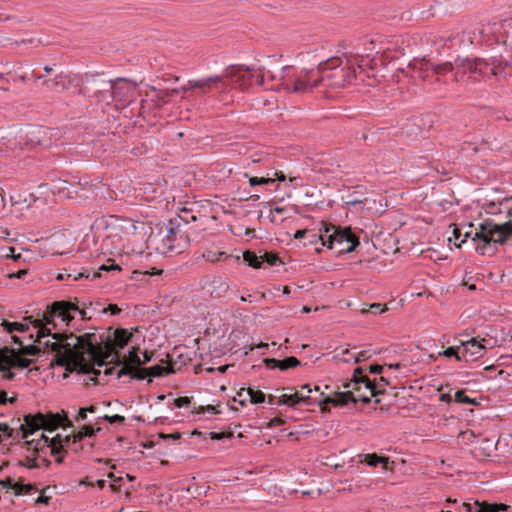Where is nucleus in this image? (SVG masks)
Wrapping results in <instances>:
<instances>
[{
    "label": "nucleus",
    "instance_id": "obj_31",
    "mask_svg": "<svg viewBox=\"0 0 512 512\" xmlns=\"http://www.w3.org/2000/svg\"><path fill=\"white\" fill-rule=\"evenodd\" d=\"M299 391H302L303 397H305L304 400L302 401V404L311 405V404L317 403L319 405V402L321 401V399H316V398L313 399L311 397L312 391H320L319 386H315L314 389H312L309 384H306V385H302L301 389ZM323 399L324 398H322V400Z\"/></svg>",
    "mask_w": 512,
    "mask_h": 512
},
{
    "label": "nucleus",
    "instance_id": "obj_26",
    "mask_svg": "<svg viewBox=\"0 0 512 512\" xmlns=\"http://www.w3.org/2000/svg\"><path fill=\"white\" fill-rule=\"evenodd\" d=\"M17 355V350L4 347L0 349V371H6L13 366L14 356Z\"/></svg>",
    "mask_w": 512,
    "mask_h": 512
},
{
    "label": "nucleus",
    "instance_id": "obj_43",
    "mask_svg": "<svg viewBox=\"0 0 512 512\" xmlns=\"http://www.w3.org/2000/svg\"><path fill=\"white\" fill-rule=\"evenodd\" d=\"M108 478L112 480V483L110 484V489L114 492H118L121 488L120 482L122 481V477H116L112 472L108 474Z\"/></svg>",
    "mask_w": 512,
    "mask_h": 512
},
{
    "label": "nucleus",
    "instance_id": "obj_33",
    "mask_svg": "<svg viewBox=\"0 0 512 512\" xmlns=\"http://www.w3.org/2000/svg\"><path fill=\"white\" fill-rule=\"evenodd\" d=\"M1 325L8 333H12L14 331L25 332L29 329V326L27 324L19 322H9L7 320H2Z\"/></svg>",
    "mask_w": 512,
    "mask_h": 512
},
{
    "label": "nucleus",
    "instance_id": "obj_22",
    "mask_svg": "<svg viewBox=\"0 0 512 512\" xmlns=\"http://www.w3.org/2000/svg\"><path fill=\"white\" fill-rule=\"evenodd\" d=\"M266 366L270 369L279 368L284 371L290 368L298 367L301 363L296 357H288L283 360H278L274 358H266L263 360Z\"/></svg>",
    "mask_w": 512,
    "mask_h": 512
},
{
    "label": "nucleus",
    "instance_id": "obj_35",
    "mask_svg": "<svg viewBox=\"0 0 512 512\" xmlns=\"http://www.w3.org/2000/svg\"><path fill=\"white\" fill-rule=\"evenodd\" d=\"M431 69L436 74H443V73H446V72H451L453 70L456 71V59L454 60V62H445V63L439 64V65H432L431 64Z\"/></svg>",
    "mask_w": 512,
    "mask_h": 512
},
{
    "label": "nucleus",
    "instance_id": "obj_7",
    "mask_svg": "<svg viewBox=\"0 0 512 512\" xmlns=\"http://www.w3.org/2000/svg\"><path fill=\"white\" fill-rule=\"evenodd\" d=\"M72 340H75V345H80L83 350V357L88 355V358L93 362V365L102 366L109 358L116 359L117 363L120 364V357L114 353V348L111 344V340L108 339L106 342L100 343L97 340L95 333H85L81 336H72Z\"/></svg>",
    "mask_w": 512,
    "mask_h": 512
},
{
    "label": "nucleus",
    "instance_id": "obj_50",
    "mask_svg": "<svg viewBox=\"0 0 512 512\" xmlns=\"http://www.w3.org/2000/svg\"><path fill=\"white\" fill-rule=\"evenodd\" d=\"M261 259H262V263L266 262L269 265H275L279 261L278 256L273 255V254H268V253H266L264 256H262Z\"/></svg>",
    "mask_w": 512,
    "mask_h": 512
},
{
    "label": "nucleus",
    "instance_id": "obj_45",
    "mask_svg": "<svg viewBox=\"0 0 512 512\" xmlns=\"http://www.w3.org/2000/svg\"><path fill=\"white\" fill-rule=\"evenodd\" d=\"M70 277L73 278L74 281H77L81 278H88V275L84 274V273H78L77 275H72V274H69V273H59L58 276H57V279L58 280H65V279H69Z\"/></svg>",
    "mask_w": 512,
    "mask_h": 512
},
{
    "label": "nucleus",
    "instance_id": "obj_51",
    "mask_svg": "<svg viewBox=\"0 0 512 512\" xmlns=\"http://www.w3.org/2000/svg\"><path fill=\"white\" fill-rule=\"evenodd\" d=\"M16 401V397H7V393L4 390L0 391V405H4L6 403H14Z\"/></svg>",
    "mask_w": 512,
    "mask_h": 512
},
{
    "label": "nucleus",
    "instance_id": "obj_64",
    "mask_svg": "<svg viewBox=\"0 0 512 512\" xmlns=\"http://www.w3.org/2000/svg\"><path fill=\"white\" fill-rule=\"evenodd\" d=\"M87 412L84 411V408H81L78 412V415L76 417V421H82V420H85L86 417H87Z\"/></svg>",
    "mask_w": 512,
    "mask_h": 512
},
{
    "label": "nucleus",
    "instance_id": "obj_13",
    "mask_svg": "<svg viewBox=\"0 0 512 512\" xmlns=\"http://www.w3.org/2000/svg\"><path fill=\"white\" fill-rule=\"evenodd\" d=\"M189 220L184 215H178L176 218L171 219L166 225L169 233V240L172 242V252L179 251L188 243V236L182 231V225L188 224Z\"/></svg>",
    "mask_w": 512,
    "mask_h": 512
},
{
    "label": "nucleus",
    "instance_id": "obj_23",
    "mask_svg": "<svg viewBox=\"0 0 512 512\" xmlns=\"http://www.w3.org/2000/svg\"><path fill=\"white\" fill-rule=\"evenodd\" d=\"M113 342L111 344L114 348V353H116L119 357V353L116 351V348L123 349L131 340L132 333L124 328H117L114 333Z\"/></svg>",
    "mask_w": 512,
    "mask_h": 512
},
{
    "label": "nucleus",
    "instance_id": "obj_56",
    "mask_svg": "<svg viewBox=\"0 0 512 512\" xmlns=\"http://www.w3.org/2000/svg\"><path fill=\"white\" fill-rule=\"evenodd\" d=\"M13 480L11 478H6V479H3V480H0V486L2 488H5V489H11L13 487Z\"/></svg>",
    "mask_w": 512,
    "mask_h": 512
},
{
    "label": "nucleus",
    "instance_id": "obj_48",
    "mask_svg": "<svg viewBox=\"0 0 512 512\" xmlns=\"http://www.w3.org/2000/svg\"><path fill=\"white\" fill-rule=\"evenodd\" d=\"M13 430L6 423H0V444L2 443V434L12 437Z\"/></svg>",
    "mask_w": 512,
    "mask_h": 512
},
{
    "label": "nucleus",
    "instance_id": "obj_25",
    "mask_svg": "<svg viewBox=\"0 0 512 512\" xmlns=\"http://www.w3.org/2000/svg\"><path fill=\"white\" fill-rule=\"evenodd\" d=\"M41 440H44V442L47 444V446L52 447V454L60 453V449L63 446V442H68L67 440H65V437L62 438V436L60 434H57L52 439H49L47 436L42 434L41 439L38 440L35 444V450L40 449V441Z\"/></svg>",
    "mask_w": 512,
    "mask_h": 512
},
{
    "label": "nucleus",
    "instance_id": "obj_63",
    "mask_svg": "<svg viewBox=\"0 0 512 512\" xmlns=\"http://www.w3.org/2000/svg\"><path fill=\"white\" fill-rule=\"evenodd\" d=\"M51 497L49 496H39L36 500H35V503L37 504H49V501H50Z\"/></svg>",
    "mask_w": 512,
    "mask_h": 512
},
{
    "label": "nucleus",
    "instance_id": "obj_58",
    "mask_svg": "<svg viewBox=\"0 0 512 512\" xmlns=\"http://www.w3.org/2000/svg\"><path fill=\"white\" fill-rule=\"evenodd\" d=\"M511 198H504L500 203L499 206H505L507 209V215L509 217H512V207H508V203L510 202Z\"/></svg>",
    "mask_w": 512,
    "mask_h": 512
},
{
    "label": "nucleus",
    "instance_id": "obj_9",
    "mask_svg": "<svg viewBox=\"0 0 512 512\" xmlns=\"http://www.w3.org/2000/svg\"><path fill=\"white\" fill-rule=\"evenodd\" d=\"M189 87H196L201 95L211 92L225 93L231 89V85L222 75H210L197 80H190Z\"/></svg>",
    "mask_w": 512,
    "mask_h": 512
},
{
    "label": "nucleus",
    "instance_id": "obj_44",
    "mask_svg": "<svg viewBox=\"0 0 512 512\" xmlns=\"http://www.w3.org/2000/svg\"><path fill=\"white\" fill-rule=\"evenodd\" d=\"M479 507H480V502L479 501H474L473 503L464 502L462 504V510L464 512H478Z\"/></svg>",
    "mask_w": 512,
    "mask_h": 512
},
{
    "label": "nucleus",
    "instance_id": "obj_40",
    "mask_svg": "<svg viewBox=\"0 0 512 512\" xmlns=\"http://www.w3.org/2000/svg\"><path fill=\"white\" fill-rule=\"evenodd\" d=\"M40 348L36 345H28V346H22L19 352L22 355H29V356H36L40 353Z\"/></svg>",
    "mask_w": 512,
    "mask_h": 512
},
{
    "label": "nucleus",
    "instance_id": "obj_1",
    "mask_svg": "<svg viewBox=\"0 0 512 512\" xmlns=\"http://www.w3.org/2000/svg\"><path fill=\"white\" fill-rule=\"evenodd\" d=\"M363 57L329 58L315 68L303 69L298 72L290 66L282 68L277 89L288 93L306 94L314 90L324 92L328 89H341L351 84L357 77V69L363 71Z\"/></svg>",
    "mask_w": 512,
    "mask_h": 512
},
{
    "label": "nucleus",
    "instance_id": "obj_52",
    "mask_svg": "<svg viewBox=\"0 0 512 512\" xmlns=\"http://www.w3.org/2000/svg\"><path fill=\"white\" fill-rule=\"evenodd\" d=\"M180 92V88L172 89L170 91H163L161 92V96H159L163 102H167L166 98L171 97L175 94H178Z\"/></svg>",
    "mask_w": 512,
    "mask_h": 512
},
{
    "label": "nucleus",
    "instance_id": "obj_28",
    "mask_svg": "<svg viewBox=\"0 0 512 512\" xmlns=\"http://www.w3.org/2000/svg\"><path fill=\"white\" fill-rule=\"evenodd\" d=\"M202 256L204 259H206L207 261H209L211 263H215V262H218L221 260H227L229 258H234L236 262H240L239 256L234 257L232 255L227 254L226 252H223V251L216 252V251H212V250H206L203 252Z\"/></svg>",
    "mask_w": 512,
    "mask_h": 512
},
{
    "label": "nucleus",
    "instance_id": "obj_37",
    "mask_svg": "<svg viewBox=\"0 0 512 512\" xmlns=\"http://www.w3.org/2000/svg\"><path fill=\"white\" fill-rule=\"evenodd\" d=\"M454 400H455V402L462 403V404H470V405H476L477 404L476 399H472V398L468 397L465 394L464 390L456 391V393L454 395Z\"/></svg>",
    "mask_w": 512,
    "mask_h": 512
},
{
    "label": "nucleus",
    "instance_id": "obj_8",
    "mask_svg": "<svg viewBox=\"0 0 512 512\" xmlns=\"http://www.w3.org/2000/svg\"><path fill=\"white\" fill-rule=\"evenodd\" d=\"M24 421L25 423L20 427L24 439H27L29 435L40 429L53 431L62 425L64 421L68 422L69 427H73L72 422L69 421L66 416L62 417L60 414H49L45 416L38 413L35 415H26Z\"/></svg>",
    "mask_w": 512,
    "mask_h": 512
},
{
    "label": "nucleus",
    "instance_id": "obj_41",
    "mask_svg": "<svg viewBox=\"0 0 512 512\" xmlns=\"http://www.w3.org/2000/svg\"><path fill=\"white\" fill-rule=\"evenodd\" d=\"M439 355H443L445 357H455L458 361H461L465 358V355L458 354L457 347H448L443 352H440Z\"/></svg>",
    "mask_w": 512,
    "mask_h": 512
},
{
    "label": "nucleus",
    "instance_id": "obj_18",
    "mask_svg": "<svg viewBox=\"0 0 512 512\" xmlns=\"http://www.w3.org/2000/svg\"><path fill=\"white\" fill-rule=\"evenodd\" d=\"M103 86L104 87L99 90V92L109 93L110 98L117 99H122V97H124L128 91L133 90V87L129 83H122L121 79L105 82Z\"/></svg>",
    "mask_w": 512,
    "mask_h": 512
},
{
    "label": "nucleus",
    "instance_id": "obj_30",
    "mask_svg": "<svg viewBox=\"0 0 512 512\" xmlns=\"http://www.w3.org/2000/svg\"><path fill=\"white\" fill-rule=\"evenodd\" d=\"M244 393L249 396L250 402L253 404H260L265 402V394L260 390H254L253 388H242L238 393V397H243Z\"/></svg>",
    "mask_w": 512,
    "mask_h": 512
},
{
    "label": "nucleus",
    "instance_id": "obj_53",
    "mask_svg": "<svg viewBox=\"0 0 512 512\" xmlns=\"http://www.w3.org/2000/svg\"><path fill=\"white\" fill-rule=\"evenodd\" d=\"M102 312L103 313L110 312L112 315H117L121 312V309L115 304H110V305H108V307L104 308Z\"/></svg>",
    "mask_w": 512,
    "mask_h": 512
},
{
    "label": "nucleus",
    "instance_id": "obj_16",
    "mask_svg": "<svg viewBox=\"0 0 512 512\" xmlns=\"http://www.w3.org/2000/svg\"><path fill=\"white\" fill-rule=\"evenodd\" d=\"M169 237L166 226L152 231L147 239L148 247L161 254L172 252V242Z\"/></svg>",
    "mask_w": 512,
    "mask_h": 512
},
{
    "label": "nucleus",
    "instance_id": "obj_3",
    "mask_svg": "<svg viewBox=\"0 0 512 512\" xmlns=\"http://www.w3.org/2000/svg\"><path fill=\"white\" fill-rule=\"evenodd\" d=\"M343 388L345 391H335L334 396L324 397L319 402L323 412L328 411L327 404L342 407L349 402L356 403L357 401H362L363 403H369L371 397L377 396L382 392L377 390L376 386L367 376H361L359 379L351 378L343 384Z\"/></svg>",
    "mask_w": 512,
    "mask_h": 512
},
{
    "label": "nucleus",
    "instance_id": "obj_27",
    "mask_svg": "<svg viewBox=\"0 0 512 512\" xmlns=\"http://www.w3.org/2000/svg\"><path fill=\"white\" fill-rule=\"evenodd\" d=\"M138 347H132V349L129 351L128 358L125 362H123L121 359V363L118 364L116 359L110 358L112 362H115L116 365H122V367L129 365L130 367L134 368H142V360L138 356Z\"/></svg>",
    "mask_w": 512,
    "mask_h": 512
},
{
    "label": "nucleus",
    "instance_id": "obj_11",
    "mask_svg": "<svg viewBox=\"0 0 512 512\" xmlns=\"http://www.w3.org/2000/svg\"><path fill=\"white\" fill-rule=\"evenodd\" d=\"M482 63V58H456V73L454 80L456 82L464 80L465 75H469L467 77V81L471 83H475L479 81L478 72H481V68L484 67Z\"/></svg>",
    "mask_w": 512,
    "mask_h": 512
},
{
    "label": "nucleus",
    "instance_id": "obj_5",
    "mask_svg": "<svg viewBox=\"0 0 512 512\" xmlns=\"http://www.w3.org/2000/svg\"><path fill=\"white\" fill-rule=\"evenodd\" d=\"M509 237H512V220L503 224H496L490 220H485L479 224L478 231L473 237L477 241L475 250L481 254H493L492 244H504Z\"/></svg>",
    "mask_w": 512,
    "mask_h": 512
},
{
    "label": "nucleus",
    "instance_id": "obj_4",
    "mask_svg": "<svg viewBox=\"0 0 512 512\" xmlns=\"http://www.w3.org/2000/svg\"><path fill=\"white\" fill-rule=\"evenodd\" d=\"M78 313L82 319H90L85 309L79 308L77 303L69 301H55L40 319H32V316L25 317V321H29L37 328L36 342L42 343V338L50 334V325L56 326L55 319H60L67 325L74 319V314Z\"/></svg>",
    "mask_w": 512,
    "mask_h": 512
},
{
    "label": "nucleus",
    "instance_id": "obj_17",
    "mask_svg": "<svg viewBox=\"0 0 512 512\" xmlns=\"http://www.w3.org/2000/svg\"><path fill=\"white\" fill-rule=\"evenodd\" d=\"M202 287L212 298L219 299L228 292L230 286L228 281L221 277H214L212 280H207Z\"/></svg>",
    "mask_w": 512,
    "mask_h": 512
},
{
    "label": "nucleus",
    "instance_id": "obj_60",
    "mask_svg": "<svg viewBox=\"0 0 512 512\" xmlns=\"http://www.w3.org/2000/svg\"><path fill=\"white\" fill-rule=\"evenodd\" d=\"M383 368H384V366L375 364V365L369 366V371H370V373H373V374H381L383 371Z\"/></svg>",
    "mask_w": 512,
    "mask_h": 512
},
{
    "label": "nucleus",
    "instance_id": "obj_2",
    "mask_svg": "<svg viewBox=\"0 0 512 512\" xmlns=\"http://www.w3.org/2000/svg\"><path fill=\"white\" fill-rule=\"evenodd\" d=\"M49 327L53 330L56 326L52 324ZM50 335L56 341H46L43 342V344L45 347L56 352L55 363L58 366L65 367L66 370L69 371L78 370L83 374L93 373L96 376L100 374V371L88 363L86 357H83L82 346L80 344L75 345V340L71 339L72 336H75L73 333H52V331H50ZM47 336H49V334Z\"/></svg>",
    "mask_w": 512,
    "mask_h": 512
},
{
    "label": "nucleus",
    "instance_id": "obj_29",
    "mask_svg": "<svg viewBox=\"0 0 512 512\" xmlns=\"http://www.w3.org/2000/svg\"><path fill=\"white\" fill-rule=\"evenodd\" d=\"M100 431V428H92L91 426H83L76 434L65 436V440L73 441L74 443L82 440L84 437H92L96 432Z\"/></svg>",
    "mask_w": 512,
    "mask_h": 512
},
{
    "label": "nucleus",
    "instance_id": "obj_59",
    "mask_svg": "<svg viewBox=\"0 0 512 512\" xmlns=\"http://www.w3.org/2000/svg\"><path fill=\"white\" fill-rule=\"evenodd\" d=\"M285 420L282 419V418H279V417H275L273 418L270 423H269V426L270 427H276V426H281L283 424H285Z\"/></svg>",
    "mask_w": 512,
    "mask_h": 512
},
{
    "label": "nucleus",
    "instance_id": "obj_49",
    "mask_svg": "<svg viewBox=\"0 0 512 512\" xmlns=\"http://www.w3.org/2000/svg\"><path fill=\"white\" fill-rule=\"evenodd\" d=\"M190 403L191 400L189 397H179L174 400V404L177 408L188 407Z\"/></svg>",
    "mask_w": 512,
    "mask_h": 512
},
{
    "label": "nucleus",
    "instance_id": "obj_55",
    "mask_svg": "<svg viewBox=\"0 0 512 512\" xmlns=\"http://www.w3.org/2000/svg\"><path fill=\"white\" fill-rule=\"evenodd\" d=\"M27 273H28L27 269H20L16 272H10L8 274V277L22 279Z\"/></svg>",
    "mask_w": 512,
    "mask_h": 512
},
{
    "label": "nucleus",
    "instance_id": "obj_12",
    "mask_svg": "<svg viewBox=\"0 0 512 512\" xmlns=\"http://www.w3.org/2000/svg\"><path fill=\"white\" fill-rule=\"evenodd\" d=\"M174 372L171 365H155L150 368H134L129 365L121 367L117 371V378L130 375L132 378L144 380L146 377H161Z\"/></svg>",
    "mask_w": 512,
    "mask_h": 512
},
{
    "label": "nucleus",
    "instance_id": "obj_10",
    "mask_svg": "<svg viewBox=\"0 0 512 512\" xmlns=\"http://www.w3.org/2000/svg\"><path fill=\"white\" fill-rule=\"evenodd\" d=\"M254 71L255 68L249 66H232L224 71V77L230 83L231 88L235 84L241 91H245L252 86L254 77L252 72Z\"/></svg>",
    "mask_w": 512,
    "mask_h": 512
},
{
    "label": "nucleus",
    "instance_id": "obj_15",
    "mask_svg": "<svg viewBox=\"0 0 512 512\" xmlns=\"http://www.w3.org/2000/svg\"><path fill=\"white\" fill-rule=\"evenodd\" d=\"M169 237L166 226L152 231L147 239L148 247L161 254L172 252V242Z\"/></svg>",
    "mask_w": 512,
    "mask_h": 512
},
{
    "label": "nucleus",
    "instance_id": "obj_38",
    "mask_svg": "<svg viewBox=\"0 0 512 512\" xmlns=\"http://www.w3.org/2000/svg\"><path fill=\"white\" fill-rule=\"evenodd\" d=\"M255 71L258 73L257 83L261 86L265 84L266 79H273V76L270 74L269 71L265 69V67H258L257 69H255Z\"/></svg>",
    "mask_w": 512,
    "mask_h": 512
},
{
    "label": "nucleus",
    "instance_id": "obj_19",
    "mask_svg": "<svg viewBox=\"0 0 512 512\" xmlns=\"http://www.w3.org/2000/svg\"><path fill=\"white\" fill-rule=\"evenodd\" d=\"M282 391H286V393H283L278 397L277 405L294 407L298 404H302V401L305 398L303 397L302 391H296L293 387H284L282 388Z\"/></svg>",
    "mask_w": 512,
    "mask_h": 512
},
{
    "label": "nucleus",
    "instance_id": "obj_39",
    "mask_svg": "<svg viewBox=\"0 0 512 512\" xmlns=\"http://www.w3.org/2000/svg\"><path fill=\"white\" fill-rule=\"evenodd\" d=\"M20 355L21 354L19 352H17V355L14 356V361H13L12 367H17V368H21V369L29 367L32 364L33 360L27 359V358H21Z\"/></svg>",
    "mask_w": 512,
    "mask_h": 512
},
{
    "label": "nucleus",
    "instance_id": "obj_42",
    "mask_svg": "<svg viewBox=\"0 0 512 512\" xmlns=\"http://www.w3.org/2000/svg\"><path fill=\"white\" fill-rule=\"evenodd\" d=\"M275 181L274 178H265V177H261V178H258V177H249V184L251 186H255V185H266V184H270V183H273Z\"/></svg>",
    "mask_w": 512,
    "mask_h": 512
},
{
    "label": "nucleus",
    "instance_id": "obj_61",
    "mask_svg": "<svg viewBox=\"0 0 512 512\" xmlns=\"http://www.w3.org/2000/svg\"><path fill=\"white\" fill-rule=\"evenodd\" d=\"M346 204L348 206H355L357 204H364V201L358 198H353L352 196L349 197V200L346 201Z\"/></svg>",
    "mask_w": 512,
    "mask_h": 512
},
{
    "label": "nucleus",
    "instance_id": "obj_32",
    "mask_svg": "<svg viewBox=\"0 0 512 512\" xmlns=\"http://www.w3.org/2000/svg\"><path fill=\"white\" fill-rule=\"evenodd\" d=\"M510 506L502 503H488V502H480V507L478 512H501L507 511Z\"/></svg>",
    "mask_w": 512,
    "mask_h": 512
},
{
    "label": "nucleus",
    "instance_id": "obj_46",
    "mask_svg": "<svg viewBox=\"0 0 512 512\" xmlns=\"http://www.w3.org/2000/svg\"><path fill=\"white\" fill-rule=\"evenodd\" d=\"M371 357V354L368 350H363L358 352L356 355L353 356L355 363H360L362 361H365Z\"/></svg>",
    "mask_w": 512,
    "mask_h": 512
},
{
    "label": "nucleus",
    "instance_id": "obj_6",
    "mask_svg": "<svg viewBox=\"0 0 512 512\" xmlns=\"http://www.w3.org/2000/svg\"><path fill=\"white\" fill-rule=\"evenodd\" d=\"M319 238L324 246L336 249L338 254L351 253L360 244L358 237L352 233L351 228H342L333 224L321 223Z\"/></svg>",
    "mask_w": 512,
    "mask_h": 512
},
{
    "label": "nucleus",
    "instance_id": "obj_54",
    "mask_svg": "<svg viewBox=\"0 0 512 512\" xmlns=\"http://www.w3.org/2000/svg\"><path fill=\"white\" fill-rule=\"evenodd\" d=\"M184 212H187L185 213V216L188 218L189 222L197 220V216L193 213L191 208H183L180 215H184Z\"/></svg>",
    "mask_w": 512,
    "mask_h": 512
},
{
    "label": "nucleus",
    "instance_id": "obj_24",
    "mask_svg": "<svg viewBox=\"0 0 512 512\" xmlns=\"http://www.w3.org/2000/svg\"><path fill=\"white\" fill-rule=\"evenodd\" d=\"M360 457L364 458L363 460H361V462H365L369 466L376 467L378 464H381L383 469L385 470L392 469L390 464H393V462H390L388 457L379 456L375 453L360 455Z\"/></svg>",
    "mask_w": 512,
    "mask_h": 512
},
{
    "label": "nucleus",
    "instance_id": "obj_62",
    "mask_svg": "<svg viewBox=\"0 0 512 512\" xmlns=\"http://www.w3.org/2000/svg\"><path fill=\"white\" fill-rule=\"evenodd\" d=\"M21 466H27L29 469L38 468L40 465L37 463L36 459L29 460L28 464H24L22 461L19 462Z\"/></svg>",
    "mask_w": 512,
    "mask_h": 512
},
{
    "label": "nucleus",
    "instance_id": "obj_47",
    "mask_svg": "<svg viewBox=\"0 0 512 512\" xmlns=\"http://www.w3.org/2000/svg\"><path fill=\"white\" fill-rule=\"evenodd\" d=\"M101 419L108 421L109 423H123L125 421V417L121 415H104Z\"/></svg>",
    "mask_w": 512,
    "mask_h": 512
},
{
    "label": "nucleus",
    "instance_id": "obj_20",
    "mask_svg": "<svg viewBox=\"0 0 512 512\" xmlns=\"http://www.w3.org/2000/svg\"><path fill=\"white\" fill-rule=\"evenodd\" d=\"M407 69V74L410 77L424 81L427 78L428 70L431 69V63L425 59H422L420 61H414L410 63Z\"/></svg>",
    "mask_w": 512,
    "mask_h": 512
},
{
    "label": "nucleus",
    "instance_id": "obj_21",
    "mask_svg": "<svg viewBox=\"0 0 512 512\" xmlns=\"http://www.w3.org/2000/svg\"><path fill=\"white\" fill-rule=\"evenodd\" d=\"M462 346L464 348L463 355H465V360H467L466 356L469 355L474 361L482 357L483 351L485 350V346L476 338H471L470 340L463 342Z\"/></svg>",
    "mask_w": 512,
    "mask_h": 512
},
{
    "label": "nucleus",
    "instance_id": "obj_14",
    "mask_svg": "<svg viewBox=\"0 0 512 512\" xmlns=\"http://www.w3.org/2000/svg\"><path fill=\"white\" fill-rule=\"evenodd\" d=\"M482 63L484 67L481 68V72H478L479 80L490 78L491 76L496 77L498 80H507L508 77H512L511 74L505 72L509 67V63L501 58H493L490 61L482 59Z\"/></svg>",
    "mask_w": 512,
    "mask_h": 512
},
{
    "label": "nucleus",
    "instance_id": "obj_34",
    "mask_svg": "<svg viewBox=\"0 0 512 512\" xmlns=\"http://www.w3.org/2000/svg\"><path fill=\"white\" fill-rule=\"evenodd\" d=\"M243 259L245 262L248 263L249 266L258 269L261 267L262 259L261 257H258L254 252L252 251H245L243 253Z\"/></svg>",
    "mask_w": 512,
    "mask_h": 512
},
{
    "label": "nucleus",
    "instance_id": "obj_57",
    "mask_svg": "<svg viewBox=\"0 0 512 512\" xmlns=\"http://www.w3.org/2000/svg\"><path fill=\"white\" fill-rule=\"evenodd\" d=\"M12 489L14 490V494L16 496H20V495H23V484L19 483V482H16L13 484V487Z\"/></svg>",
    "mask_w": 512,
    "mask_h": 512
},
{
    "label": "nucleus",
    "instance_id": "obj_36",
    "mask_svg": "<svg viewBox=\"0 0 512 512\" xmlns=\"http://www.w3.org/2000/svg\"><path fill=\"white\" fill-rule=\"evenodd\" d=\"M385 311H387V306L385 304H381V303H373V304L369 305V308H362L360 310V312L362 314L370 312L375 315L382 314Z\"/></svg>",
    "mask_w": 512,
    "mask_h": 512
}]
</instances>
